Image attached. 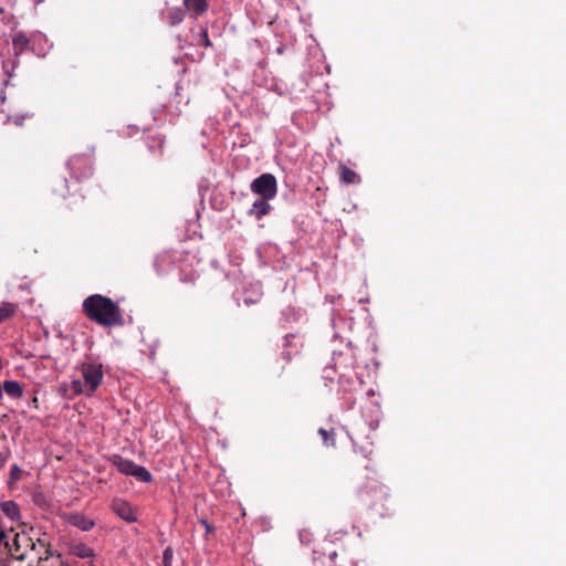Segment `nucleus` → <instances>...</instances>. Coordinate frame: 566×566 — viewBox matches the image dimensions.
I'll return each instance as SVG.
<instances>
[{"label":"nucleus","mask_w":566,"mask_h":566,"mask_svg":"<svg viewBox=\"0 0 566 566\" xmlns=\"http://www.w3.org/2000/svg\"><path fill=\"white\" fill-rule=\"evenodd\" d=\"M82 307L86 317L101 326H123L125 323L119 305L102 294L87 296L83 301Z\"/></svg>","instance_id":"obj_1"},{"label":"nucleus","mask_w":566,"mask_h":566,"mask_svg":"<svg viewBox=\"0 0 566 566\" xmlns=\"http://www.w3.org/2000/svg\"><path fill=\"white\" fill-rule=\"evenodd\" d=\"M80 371L83 380L73 379L70 388L75 396L84 395L91 397L103 381L104 374L102 365L84 361L80 366Z\"/></svg>","instance_id":"obj_2"},{"label":"nucleus","mask_w":566,"mask_h":566,"mask_svg":"<svg viewBox=\"0 0 566 566\" xmlns=\"http://www.w3.org/2000/svg\"><path fill=\"white\" fill-rule=\"evenodd\" d=\"M361 501L371 510H374L380 517L390 514L389 493L385 485L370 480L365 483L360 490Z\"/></svg>","instance_id":"obj_3"},{"label":"nucleus","mask_w":566,"mask_h":566,"mask_svg":"<svg viewBox=\"0 0 566 566\" xmlns=\"http://www.w3.org/2000/svg\"><path fill=\"white\" fill-rule=\"evenodd\" d=\"M111 461L113 465L125 475L134 476L145 483H149L153 480L151 473L145 467L138 465L132 460L115 454L112 457Z\"/></svg>","instance_id":"obj_4"},{"label":"nucleus","mask_w":566,"mask_h":566,"mask_svg":"<svg viewBox=\"0 0 566 566\" xmlns=\"http://www.w3.org/2000/svg\"><path fill=\"white\" fill-rule=\"evenodd\" d=\"M66 166L77 180L90 178L94 171L93 157L90 154L73 155Z\"/></svg>","instance_id":"obj_5"},{"label":"nucleus","mask_w":566,"mask_h":566,"mask_svg":"<svg viewBox=\"0 0 566 566\" xmlns=\"http://www.w3.org/2000/svg\"><path fill=\"white\" fill-rule=\"evenodd\" d=\"M251 191L264 199H273L277 192V182L272 174H262L251 182Z\"/></svg>","instance_id":"obj_6"},{"label":"nucleus","mask_w":566,"mask_h":566,"mask_svg":"<svg viewBox=\"0 0 566 566\" xmlns=\"http://www.w3.org/2000/svg\"><path fill=\"white\" fill-rule=\"evenodd\" d=\"M4 546L13 558L24 560L27 558V549H34L35 543L25 534H15L12 545L6 541Z\"/></svg>","instance_id":"obj_7"},{"label":"nucleus","mask_w":566,"mask_h":566,"mask_svg":"<svg viewBox=\"0 0 566 566\" xmlns=\"http://www.w3.org/2000/svg\"><path fill=\"white\" fill-rule=\"evenodd\" d=\"M113 512L122 520L127 523H134L137 521L135 510L133 506L123 499H114L111 505Z\"/></svg>","instance_id":"obj_8"},{"label":"nucleus","mask_w":566,"mask_h":566,"mask_svg":"<svg viewBox=\"0 0 566 566\" xmlns=\"http://www.w3.org/2000/svg\"><path fill=\"white\" fill-rule=\"evenodd\" d=\"M270 199H264L260 197V199L255 200L250 210V214L254 216L255 219L260 220L264 216H266L271 211V205L269 203Z\"/></svg>","instance_id":"obj_9"},{"label":"nucleus","mask_w":566,"mask_h":566,"mask_svg":"<svg viewBox=\"0 0 566 566\" xmlns=\"http://www.w3.org/2000/svg\"><path fill=\"white\" fill-rule=\"evenodd\" d=\"M71 525L76 526L82 531H90L94 526V522L91 518H87L85 515L76 513L72 514L69 518Z\"/></svg>","instance_id":"obj_10"},{"label":"nucleus","mask_w":566,"mask_h":566,"mask_svg":"<svg viewBox=\"0 0 566 566\" xmlns=\"http://www.w3.org/2000/svg\"><path fill=\"white\" fill-rule=\"evenodd\" d=\"M12 44L17 55L30 49V40L23 32H17L12 36Z\"/></svg>","instance_id":"obj_11"},{"label":"nucleus","mask_w":566,"mask_h":566,"mask_svg":"<svg viewBox=\"0 0 566 566\" xmlns=\"http://www.w3.org/2000/svg\"><path fill=\"white\" fill-rule=\"evenodd\" d=\"M1 510L11 521H18L20 518L19 505L13 501L2 502Z\"/></svg>","instance_id":"obj_12"},{"label":"nucleus","mask_w":566,"mask_h":566,"mask_svg":"<svg viewBox=\"0 0 566 566\" xmlns=\"http://www.w3.org/2000/svg\"><path fill=\"white\" fill-rule=\"evenodd\" d=\"M4 392L12 398H20L23 395V390L20 384L15 380H6L3 382Z\"/></svg>","instance_id":"obj_13"},{"label":"nucleus","mask_w":566,"mask_h":566,"mask_svg":"<svg viewBox=\"0 0 566 566\" xmlns=\"http://www.w3.org/2000/svg\"><path fill=\"white\" fill-rule=\"evenodd\" d=\"M188 10L193 11L197 15L202 14L207 10V0H184Z\"/></svg>","instance_id":"obj_14"},{"label":"nucleus","mask_w":566,"mask_h":566,"mask_svg":"<svg viewBox=\"0 0 566 566\" xmlns=\"http://www.w3.org/2000/svg\"><path fill=\"white\" fill-rule=\"evenodd\" d=\"M340 180L345 184H356L359 181V176L353 169L340 166Z\"/></svg>","instance_id":"obj_15"},{"label":"nucleus","mask_w":566,"mask_h":566,"mask_svg":"<svg viewBox=\"0 0 566 566\" xmlns=\"http://www.w3.org/2000/svg\"><path fill=\"white\" fill-rule=\"evenodd\" d=\"M318 434L322 437L323 443L326 447H335L336 431L334 428L326 430L324 428L318 429Z\"/></svg>","instance_id":"obj_16"},{"label":"nucleus","mask_w":566,"mask_h":566,"mask_svg":"<svg viewBox=\"0 0 566 566\" xmlns=\"http://www.w3.org/2000/svg\"><path fill=\"white\" fill-rule=\"evenodd\" d=\"M17 311V305L13 303H2L0 305V324L11 317Z\"/></svg>","instance_id":"obj_17"},{"label":"nucleus","mask_w":566,"mask_h":566,"mask_svg":"<svg viewBox=\"0 0 566 566\" xmlns=\"http://www.w3.org/2000/svg\"><path fill=\"white\" fill-rule=\"evenodd\" d=\"M73 554L80 558H91L94 556V551L85 544L74 546Z\"/></svg>","instance_id":"obj_18"},{"label":"nucleus","mask_w":566,"mask_h":566,"mask_svg":"<svg viewBox=\"0 0 566 566\" xmlns=\"http://www.w3.org/2000/svg\"><path fill=\"white\" fill-rule=\"evenodd\" d=\"M184 11L179 8L171 9L168 14L170 25H177L184 20Z\"/></svg>","instance_id":"obj_19"},{"label":"nucleus","mask_w":566,"mask_h":566,"mask_svg":"<svg viewBox=\"0 0 566 566\" xmlns=\"http://www.w3.org/2000/svg\"><path fill=\"white\" fill-rule=\"evenodd\" d=\"M174 551L170 546L166 547L163 553V566L172 565Z\"/></svg>","instance_id":"obj_20"},{"label":"nucleus","mask_w":566,"mask_h":566,"mask_svg":"<svg viewBox=\"0 0 566 566\" xmlns=\"http://www.w3.org/2000/svg\"><path fill=\"white\" fill-rule=\"evenodd\" d=\"M198 44L202 45L205 48H209L212 45V43L209 39V35H208V31L206 29L200 32Z\"/></svg>","instance_id":"obj_21"},{"label":"nucleus","mask_w":566,"mask_h":566,"mask_svg":"<svg viewBox=\"0 0 566 566\" xmlns=\"http://www.w3.org/2000/svg\"><path fill=\"white\" fill-rule=\"evenodd\" d=\"M180 281L182 283H186V284H189V285H195V283H196V275L192 274V273H188V274L187 273H182L180 275Z\"/></svg>","instance_id":"obj_22"},{"label":"nucleus","mask_w":566,"mask_h":566,"mask_svg":"<svg viewBox=\"0 0 566 566\" xmlns=\"http://www.w3.org/2000/svg\"><path fill=\"white\" fill-rule=\"evenodd\" d=\"M298 353V349L296 348L295 350H292V349H289V348H285L283 349L282 352V358L285 360V361H291L293 356L296 355Z\"/></svg>","instance_id":"obj_23"},{"label":"nucleus","mask_w":566,"mask_h":566,"mask_svg":"<svg viewBox=\"0 0 566 566\" xmlns=\"http://www.w3.org/2000/svg\"><path fill=\"white\" fill-rule=\"evenodd\" d=\"M21 475V469L18 464H13L10 470V479L11 480H19Z\"/></svg>","instance_id":"obj_24"},{"label":"nucleus","mask_w":566,"mask_h":566,"mask_svg":"<svg viewBox=\"0 0 566 566\" xmlns=\"http://www.w3.org/2000/svg\"><path fill=\"white\" fill-rule=\"evenodd\" d=\"M335 369L332 366H327L324 368L323 377L325 379L333 380L334 379Z\"/></svg>","instance_id":"obj_25"},{"label":"nucleus","mask_w":566,"mask_h":566,"mask_svg":"<svg viewBox=\"0 0 566 566\" xmlns=\"http://www.w3.org/2000/svg\"><path fill=\"white\" fill-rule=\"evenodd\" d=\"M293 339H294V336H293V335H286V336L284 337V344H283V346H284L285 348L291 349L292 347H294ZM296 348H297V347L295 346V349H296Z\"/></svg>","instance_id":"obj_26"},{"label":"nucleus","mask_w":566,"mask_h":566,"mask_svg":"<svg viewBox=\"0 0 566 566\" xmlns=\"http://www.w3.org/2000/svg\"><path fill=\"white\" fill-rule=\"evenodd\" d=\"M336 557H337V552L336 551H331L328 553V558L334 564V566H343V565H337L336 564Z\"/></svg>","instance_id":"obj_27"},{"label":"nucleus","mask_w":566,"mask_h":566,"mask_svg":"<svg viewBox=\"0 0 566 566\" xmlns=\"http://www.w3.org/2000/svg\"><path fill=\"white\" fill-rule=\"evenodd\" d=\"M201 523L205 525L207 532H211L212 531V527L208 524V522L206 520H202Z\"/></svg>","instance_id":"obj_28"},{"label":"nucleus","mask_w":566,"mask_h":566,"mask_svg":"<svg viewBox=\"0 0 566 566\" xmlns=\"http://www.w3.org/2000/svg\"><path fill=\"white\" fill-rule=\"evenodd\" d=\"M4 12H6L4 9L2 7H0V21L4 20V17H3Z\"/></svg>","instance_id":"obj_29"},{"label":"nucleus","mask_w":566,"mask_h":566,"mask_svg":"<svg viewBox=\"0 0 566 566\" xmlns=\"http://www.w3.org/2000/svg\"><path fill=\"white\" fill-rule=\"evenodd\" d=\"M0 101H1V103L6 102V95L3 92H1V94H0Z\"/></svg>","instance_id":"obj_30"},{"label":"nucleus","mask_w":566,"mask_h":566,"mask_svg":"<svg viewBox=\"0 0 566 566\" xmlns=\"http://www.w3.org/2000/svg\"><path fill=\"white\" fill-rule=\"evenodd\" d=\"M14 123H15L17 125H21V124H22V122L20 120V118H19V117H17V118L14 119Z\"/></svg>","instance_id":"obj_31"}]
</instances>
